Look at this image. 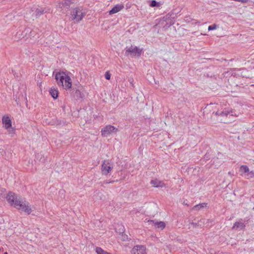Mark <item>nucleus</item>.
<instances>
[{
    "label": "nucleus",
    "mask_w": 254,
    "mask_h": 254,
    "mask_svg": "<svg viewBox=\"0 0 254 254\" xmlns=\"http://www.w3.org/2000/svg\"><path fill=\"white\" fill-rule=\"evenodd\" d=\"M55 78L59 85L63 86L65 89L71 87V80L69 76L64 72H58L56 74Z\"/></svg>",
    "instance_id": "1"
},
{
    "label": "nucleus",
    "mask_w": 254,
    "mask_h": 254,
    "mask_svg": "<svg viewBox=\"0 0 254 254\" xmlns=\"http://www.w3.org/2000/svg\"><path fill=\"white\" fill-rule=\"evenodd\" d=\"M14 207L18 209L21 210L28 214L31 212V209L29 203L25 200L23 201L20 197L19 200H15Z\"/></svg>",
    "instance_id": "2"
},
{
    "label": "nucleus",
    "mask_w": 254,
    "mask_h": 254,
    "mask_svg": "<svg viewBox=\"0 0 254 254\" xmlns=\"http://www.w3.org/2000/svg\"><path fill=\"white\" fill-rule=\"evenodd\" d=\"M142 51V49H140L136 46L131 45L129 48L126 49L125 55L127 56H130L132 58L135 56L139 57L140 56Z\"/></svg>",
    "instance_id": "3"
},
{
    "label": "nucleus",
    "mask_w": 254,
    "mask_h": 254,
    "mask_svg": "<svg viewBox=\"0 0 254 254\" xmlns=\"http://www.w3.org/2000/svg\"><path fill=\"white\" fill-rule=\"evenodd\" d=\"M118 131V128L111 125L106 126L101 130V134L103 136L107 137L109 135L116 133Z\"/></svg>",
    "instance_id": "4"
},
{
    "label": "nucleus",
    "mask_w": 254,
    "mask_h": 254,
    "mask_svg": "<svg viewBox=\"0 0 254 254\" xmlns=\"http://www.w3.org/2000/svg\"><path fill=\"white\" fill-rule=\"evenodd\" d=\"M71 14L72 19L76 22L81 20L84 15L83 13L78 8L73 9Z\"/></svg>",
    "instance_id": "5"
},
{
    "label": "nucleus",
    "mask_w": 254,
    "mask_h": 254,
    "mask_svg": "<svg viewBox=\"0 0 254 254\" xmlns=\"http://www.w3.org/2000/svg\"><path fill=\"white\" fill-rule=\"evenodd\" d=\"M73 89L75 90L74 96L76 100L82 99L84 97V89L81 85L77 86L76 88H73Z\"/></svg>",
    "instance_id": "6"
},
{
    "label": "nucleus",
    "mask_w": 254,
    "mask_h": 254,
    "mask_svg": "<svg viewBox=\"0 0 254 254\" xmlns=\"http://www.w3.org/2000/svg\"><path fill=\"white\" fill-rule=\"evenodd\" d=\"M131 254H146V248L143 245H136L130 251Z\"/></svg>",
    "instance_id": "7"
},
{
    "label": "nucleus",
    "mask_w": 254,
    "mask_h": 254,
    "mask_svg": "<svg viewBox=\"0 0 254 254\" xmlns=\"http://www.w3.org/2000/svg\"><path fill=\"white\" fill-rule=\"evenodd\" d=\"M101 170L103 174L105 175H107L111 171L112 168L108 161L104 160L103 162Z\"/></svg>",
    "instance_id": "8"
},
{
    "label": "nucleus",
    "mask_w": 254,
    "mask_h": 254,
    "mask_svg": "<svg viewBox=\"0 0 254 254\" xmlns=\"http://www.w3.org/2000/svg\"><path fill=\"white\" fill-rule=\"evenodd\" d=\"M6 199L11 205L14 204L15 205V200H19V198H18L14 193L9 192L7 194Z\"/></svg>",
    "instance_id": "9"
},
{
    "label": "nucleus",
    "mask_w": 254,
    "mask_h": 254,
    "mask_svg": "<svg viewBox=\"0 0 254 254\" xmlns=\"http://www.w3.org/2000/svg\"><path fill=\"white\" fill-rule=\"evenodd\" d=\"M208 221H209V220H207L206 224H207V223H208ZM204 224H205V220L203 219H200L197 223H195V222H190V223H189V229H191V227L190 225H192L193 228H194V227L196 228L197 227H201Z\"/></svg>",
    "instance_id": "10"
},
{
    "label": "nucleus",
    "mask_w": 254,
    "mask_h": 254,
    "mask_svg": "<svg viewBox=\"0 0 254 254\" xmlns=\"http://www.w3.org/2000/svg\"><path fill=\"white\" fill-rule=\"evenodd\" d=\"M2 122L6 129H8L11 127V121L8 116H3L2 118Z\"/></svg>",
    "instance_id": "11"
},
{
    "label": "nucleus",
    "mask_w": 254,
    "mask_h": 254,
    "mask_svg": "<svg viewBox=\"0 0 254 254\" xmlns=\"http://www.w3.org/2000/svg\"><path fill=\"white\" fill-rule=\"evenodd\" d=\"M124 8V5L122 4L116 5L111 10L109 11L110 14H114L120 11Z\"/></svg>",
    "instance_id": "12"
},
{
    "label": "nucleus",
    "mask_w": 254,
    "mask_h": 254,
    "mask_svg": "<svg viewBox=\"0 0 254 254\" xmlns=\"http://www.w3.org/2000/svg\"><path fill=\"white\" fill-rule=\"evenodd\" d=\"M150 222H152L156 228L161 230H163L165 227V223L162 221L154 222V220H150Z\"/></svg>",
    "instance_id": "13"
},
{
    "label": "nucleus",
    "mask_w": 254,
    "mask_h": 254,
    "mask_svg": "<svg viewBox=\"0 0 254 254\" xmlns=\"http://www.w3.org/2000/svg\"><path fill=\"white\" fill-rule=\"evenodd\" d=\"M245 226V225L243 223L241 222H236L234 224L232 229L235 230H237L239 228L243 229Z\"/></svg>",
    "instance_id": "14"
},
{
    "label": "nucleus",
    "mask_w": 254,
    "mask_h": 254,
    "mask_svg": "<svg viewBox=\"0 0 254 254\" xmlns=\"http://www.w3.org/2000/svg\"><path fill=\"white\" fill-rule=\"evenodd\" d=\"M151 184L153 185L155 187H163L164 186L163 183L157 180H152Z\"/></svg>",
    "instance_id": "15"
},
{
    "label": "nucleus",
    "mask_w": 254,
    "mask_h": 254,
    "mask_svg": "<svg viewBox=\"0 0 254 254\" xmlns=\"http://www.w3.org/2000/svg\"><path fill=\"white\" fill-rule=\"evenodd\" d=\"M50 93L52 97L56 99L58 97L59 92L58 90L55 89H51L50 91Z\"/></svg>",
    "instance_id": "16"
},
{
    "label": "nucleus",
    "mask_w": 254,
    "mask_h": 254,
    "mask_svg": "<svg viewBox=\"0 0 254 254\" xmlns=\"http://www.w3.org/2000/svg\"><path fill=\"white\" fill-rule=\"evenodd\" d=\"M36 159L39 162H44L46 160L45 157L41 154L38 153L36 155Z\"/></svg>",
    "instance_id": "17"
},
{
    "label": "nucleus",
    "mask_w": 254,
    "mask_h": 254,
    "mask_svg": "<svg viewBox=\"0 0 254 254\" xmlns=\"http://www.w3.org/2000/svg\"><path fill=\"white\" fill-rule=\"evenodd\" d=\"M206 205H207V203H202L201 204L195 205V206H194L193 207L192 210H199L201 208L206 207Z\"/></svg>",
    "instance_id": "18"
},
{
    "label": "nucleus",
    "mask_w": 254,
    "mask_h": 254,
    "mask_svg": "<svg viewBox=\"0 0 254 254\" xmlns=\"http://www.w3.org/2000/svg\"><path fill=\"white\" fill-rule=\"evenodd\" d=\"M46 12L47 11L46 10V8H37L36 10L37 15H41Z\"/></svg>",
    "instance_id": "19"
},
{
    "label": "nucleus",
    "mask_w": 254,
    "mask_h": 254,
    "mask_svg": "<svg viewBox=\"0 0 254 254\" xmlns=\"http://www.w3.org/2000/svg\"><path fill=\"white\" fill-rule=\"evenodd\" d=\"M96 252L97 254H111L105 251H104L102 249L99 247H97L96 248Z\"/></svg>",
    "instance_id": "20"
},
{
    "label": "nucleus",
    "mask_w": 254,
    "mask_h": 254,
    "mask_svg": "<svg viewBox=\"0 0 254 254\" xmlns=\"http://www.w3.org/2000/svg\"><path fill=\"white\" fill-rule=\"evenodd\" d=\"M240 170L243 173H248V172L249 171V169L246 165L242 166L240 168Z\"/></svg>",
    "instance_id": "21"
},
{
    "label": "nucleus",
    "mask_w": 254,
    "mask_h": 254,
    "mask_svg": "<svg viewBox=\"0 0 254 254\" xmlns=\"http://www.w3.org/2000/svg\"><path fill=\"white\" fill-rule=\"evenodd\" d=\"M150 6L151 7H159L160 6V3L156 0H153L151 1Z\"/></svg>",
    "instance_id": "22"
},
{
    "label": "nucleus",
    "mask_w": 254,
    "mask_h": 254,
    "mask_svg": "<svg viewBox=\"0 0 254 254\" xmlns=\"http://www.w3.org/2000/svg\"><path fill=\"white\" fill-rule=\"evenodd\" d=\"M230 112L228 111H222L220 113V116L221 117H227L228 115H229Z\"/></svg>",
    "instance_id": "23"
},
{
    "label": "nucleus",
    "mask_w": 254,
    "mask_h": 254,
    "mask_svg": "<svg viewBox=\"0 0 254 254\" xmlns=\"http://www.w3.org/2000/svg\"><path fill=\"white\" fill-rule=\"evenodd\" d=\"M217 26H218L215 24H214L212 25L209 26L208 28V30L209 31H210V30H213L216 29L217 28Z\"/></svg>",
    "instance_id": "24"
},
{
    "label": "nucleus",
    "mask_w": 254,
    "mask_h": 254,
    "mask_svg": "<svg viewBox=\"0 0 254 254\" xmlns=\"http://www.w3.org/2000/svg\"><path fill=\"white\" fill-rule=\"evenodd\" d=\"M9 133L11 134L12 135L14 134L15 129L13 127H10L8 129H7Z\"/></svg>",
    "instance_id": "25"
},
{
    "label": "nucleus",
    "mask_w": 254,
    "mask_h": 254,
    "mask_svg": "<svg viewBox=\"0 0 254 254\" xmlns=\"http://www.w3.org/2000/svg\"><path fill=\"white\" fill-rule=\"evenodd\" d=\"M62 6L68 8L69 6V1L67 0L65 1V2L63 4Z\"/></svg>",
    "instance_id": "26"
},
{
    "label": "nucleus",
    "mask_w": 254,
    "mask_h": 254,
    "mask_svg": "<svg viewBox=\"0 0 254 254\" xmlns=\"http://www.w3.org/2000/svg\"><path fill=\"white\" fill-rule=\"evenodd\" d=\"M105 77L106 79L109 80L111 78V74L109 73V71L106 72L105 74Z\"/></svg>",
    "instance_id": "27"
},
{
    "label": "nucleus",
    "mask_w": 254,
    "mask_h": 254,
    "mask_svg": "<svg viewBox=\"0 0 254 254\" xmlns=\"http://www.w3.org/2000/svg\"><path fill=\"white\" fill-rule=\"evenodd\" d=\"M247 176L250 178L254 177V171H249L247 173Z\"/></svg>",
    "instance_id": "28"
},
{
    "label": "nucleus",
    "mask_w": 254,
    "mask_h": 254,
    "mask_svg": "<svg viewBox=\"0 0 254 254\" xmlns=\"http://www.w3.org/2000/svg\"><path fill=\"white\" fill-rule=\"evenodd\" d=\"M122 239L124 241H126L128 239L127 236L126 235H122Z\"/></svg>",
    "instance_id": "29"
},
{
    "label": "nucleus",
    "mask_w": 254,
    "mask_h": 254,
    "mask_svg": "<svg viewBox=\"0 0 254 254\" xmlns=\"http://www.w3.org/2000/svg\"><path fill=\"white\" fill-rule=\"evenodd\" d=\"M121 228L120 229V231L119 232L120 233H123L124 232V228L123 226H121Z\"/></svg>",
    "instance_id": "30"
},
{
    "label": "nucleus",
    "mask_w": 254,
    "mask_h": 254,
    "mask_svg": "<svg viewBox=\"0 0 254 254\" xmlns=\"http://www.w3.org/2000/svg\"><path fill=\"white\" fill-rule=\"evenodd\" d=\"M114 181H111V182H108L107 181H105L104 182V184H109V183H113Z\"/></svg>",
    "instance_id": "31"
},
{
    "label": "nucleus",
    "mask_w": 254,
    "mask_h": 254,
    "mask_svg": "<svg viewBox=\"0 0 254 254\" xmlns=\"http://www.w3.org/2000/svg\"><path fill=\"white\" fill-rule=\"evenodd\" d=\"M220 112H219V111H217V112L215 113V115H216V116H220Z\"/></svg>",
    "instance_id": "32"
},
{
    "label": "nucleus",
    "mask_w": 254,
    "mask_h": 254,
    "mask_svg": "<svg viewBox=\"0 0 254 254\" xmlns=\"http://www.w3.org/2000/svg\"><path fill=\"white\" fill-rule=\"evenodd\" d=\"M4 254H8L7 252H5Z\"/></svg>",
    "instance_id": "33"
}]
</instances>
